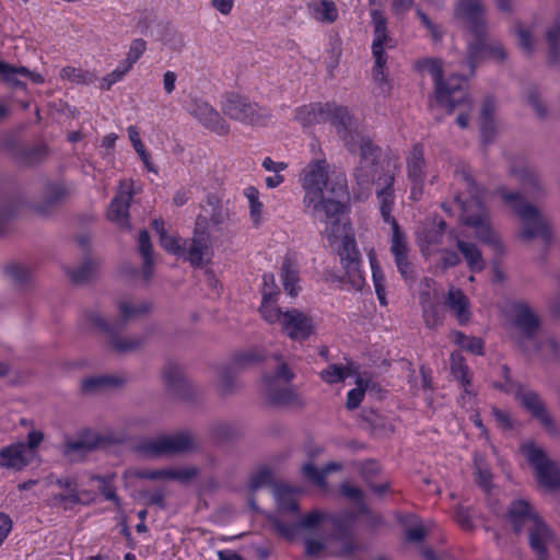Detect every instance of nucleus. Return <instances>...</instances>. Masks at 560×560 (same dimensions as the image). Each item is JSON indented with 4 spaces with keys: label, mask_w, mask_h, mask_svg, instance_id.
<instances>
[{
    "label": "nucleus",
    "mask_w": 560,
    "mask_h": 560,
    "mask_svg": "<svg viewBox=\"0 0 560 560\" xmlns=\"http://www.w3.org/2000/svg\"><path fill=\"white\" fill-rule=\"evenodd\" d=\"M302 187L305 191L303 205L305 212L326 222L325 234L331 242L341 236L345 225L340 224L339 214L343 211L340 201L324 198V188L328 180L327 163L325 160L311 162L302 173Z\"/></svg>",
    "instance_id": "f257e3e1"
},
{
    "label": "nucleus",
    "mask_w": 560,
    "mask_h": 560,
    "mask_svg": "<svg viewBox=\"0 0 560 560\" xmlns=\"http://www.w3.org/2000/svg\"><path fill=\"white\" fill-rule=\"evenodd\" d=\"M456 176L469 195V200H462L459 196L455 198L462 207L463 224L472 228L479 241L501 249L499 237L491 225L489 212L483 206V187L479 186L465 170L457 172Z\"/></svg>",
    "instance_id": "f03ea898"
},
{
    "label": "nucleus",
    "mask_w": 560,
    "mask_h": 560,
    "mask_svg": "<svg viewBox=\"0 0 560 560\" xmlns=\"http://www.w3.org/2000/svg\"><path fill=\"white\" fill-rule=\"evenodd\" d=\"M419 73H428L434 81V101L445 109L447 114H452L458 105H466V82L462 75H450L443 78V62L439 58H423L415 63Z\"/></svg>",
    "instance_id": "7ed1b4c3"
},
{
    "label": "nucleus",
    "mask_w": 560,
    "mask_h": 560,
    "mask_svg": "<svg viewBox=\"0 0 560 560\" xmlns=\"http://www.w3.org/2000/svg\"><path fill=\"white\" fill-rule=\"evenodd\" d=\"M502 199L509 203L522 222L520 237L524 241L540 238L545 244L552 240L550 219L538 207L523 200L518 192L500 189Z\"/></svg>",
    "instance_id": "20e7f679"
},
{
    "label": "nucleus",
    "mask_w": 560,
    "mask_h": 560,
    "mask_svg": "<svg viewBox=\"0 0 560 560\" xmlns=\"http://www.w3.org/2000/svg\"><path fill=\"white\" fill-rule=\"evenodd\" d=\"M272 359L276 362L275 370L266 372L262 377L268 401L275 406L303 408L306 405L305 400L293 386H290L294 378L293 371L283 360L281 353L273 354Z\"/></svg>",
    "instance_id": "39448f33"
},
{
    "label": "nucleus",
    "mask_w": 560,
    "mask_h": 560,
    "mask_svg": "<svg viewBox=\"0 0 560 560\" xmlns=\"http://www.w3.org/2000/svg\"><path fill=\"white\" fill-rule=\"evenodd\" d=\"M197 436L190 431H178L141 441L137 451L142 456L158 458L194 453L198 450Z\"/></svg>",
    "instance_id": "423d86ee"
},
{
    "label": "nucleus",
    "mask_w": 560,
    "mask_h": 560,
    "mask_svg": "<svg viewBox=\"0 0 560 560\" xmlns=\"http://www.w3.org/2000/svg\"><path fill=\"white\" fill-rule=\"evenodd\" d=\"M357 153L360 154V163L355 168L354 178L359 187L361 196H368L375 184L380 186L378 176L383 174H390L385 172L380 160L382 150L378 145L374 144L372 140H365L358 147Z\"/></svg>",
    "instance_id": "0eeeda50"
},
{
    "label": "nucleus",
    "mask_w": 560,
    "mask_h": 560,
    "mask_svg": "<svg viewBox=\"0 0 560 560\" xmlns=\"http://www.w3.org/2000/svg\"><path fill=\"white\" fill-rule=\"evenodd\" d=\"M84 319L89 325L104 334L108 340L109 347L118 353L138 351L145 342L144 336H121L120 332L125 328L124 323L110 324L109 320L96 310L85 311Z\"/></svg>",
    "instance_id": "6e6552de"
},
{
    "label": "nucleus",
    "mask_w": 560,
    "mask_h": 560,
    "mask_svg": "<svg viewBox=\"0 0 560 560\" xmlns=\"http://www.w3.org/2000/svg\"><path fill=\"white\" fill-rule=\"evenodd\" d=\"M485 59H491L500 63L508 59V51L502 43L490 37L489 27L471 34V38L467 42L464 61L467 63L471 75L475 74L476 68Z\"/></svg>",
    "instance_id": "1a4fd4ad"
},
{
    "label": "nucleus",
    "mask_w": 560,
    "mask_h": 560,
    "mask_svg": "<svg viewBox=\"0 0 560 560\" xmlns=\"http://www.w3.org/2000/svg\"><path fill=\"white\" fill-rule=\"evenodd\" d=\"M221 110L230 119L247 125H261L270 117L266 107L235 92L225 94Z\"/></svg>",
    "instance_id": "9d476101"
},
{
    "label": "nucleus",
    "mask_w": 560,
    "mask_h": 560,
    "mask_svg": "<svg viewBox=\"0 0 560 560\" xmlns=\"http://www.w3.org/2000/svg\"><path fill=\"white\" fill-rule=\"evenodd\" d=\"M371 16L374 26V39L372 43L374 67L372 70V77L381 93L387 94L390 90V85L385 72L387 55L385 54L384 47L389 42V37L387 36L386 19L383 13L377 10L372 11Z\"/></svg>",
    "instance_id": "9b49d317"
},
{
    "label": "nucleus",
    "mask_w": 560,
    "mask_h": 560,
    "mask_svg": "<svg viewBox=\"0 0 560 560\" xmlns=\"http://www.w3.org/2000/svg\"><path fill=\"white\" fill-rule=\"evenodd\" d=\"M511 338L524 350L526 342L533 341L539 329V318L527 302L518 301L511 305Z\"/></svg>",
    "instance_id": "f8f14e48"
},
{
    "label": "nucleus",
    "mask_w": 560,
    "mask_h": 560,
    "mask_svg": "<svg viewBox=\"0 0 560 560\" xmlns=\"http://www.w3.org/2000/svg\"><path fill=\"white\" fill-rule=\"evenodd\" d=\"M452 20L470 35L488 25V7L485 0H455Z\"/></svg>",
    "instance_id": "ddd939ff"
},
{
    "label": "nucleus",
    "mask_w": 560,
    "mask_h": 560,
    "mask_svg": "<svg viewBox=\"0 0 560 560\" xmlns=\"http://www.w3.org/2000/svg\"><path fill=\"white\" fill-rule=\"evenodd\" d=\"M329 121L336 128V132L351 153H357L358 147L365 140H371L364 135L359 120L350 114L345 106L335 103Z\"/></svg>",
    "instance_id": "4468645a"
},
{
    "label": "nucleus",
    "mask_w": 560,
    "mask_h": 560,
    "mask_svg": "<svg viewBox=\"0 0 560 560\" xmlns=\"http://www.w3.org/2000/svg\"><path fill=\"white\" fill-rule=\"evenodd\" d=\"M522 454L535 468L538 482L549 490L560 487V472L555 462L550 460L542 448L534 442L521 446Z\"/></svg>",
    "instance_id": "2eb2a0df"
},
{
    "label": "nucleus",
    "mask_w": 560,
    "mask_h": 560,
    "mask_svg": "<svg viewBox=\"0 0 560 560\" xmlns=\"http://www.w3.org/2000/svg\"><path fill=\"white\" fill-rule=\"evenodd\" d=\"M184 255L194 267H201L210 261L212 241L209 231H205L202 219L199 220V224H195L192 236Z\"/></svg>",
    "instance_id": "dca6fc26"
},
{
    "label": "nucleus",
    "mask_w": 560,
    "mask_h": 560,
    "mask_svg": "<svg viewBox=\"0 0 560 560\" xmlns=\"http://www.w3.org/2000/svg\"><path fill=\"white\" fill-rule=\"evenodd\" d=\"M389 250L401 278L406 282L413 283L417 279V270L409 259L410 248L407 243L406 234L402 230H396V232L392 233Z\"/></svg>",
    "instance_id": "f3484780"
},
{
    "label": "nucleus",
    "mask_w": 560,
    "mask_h": 560,
    "mask_svg": "<svg viewBox=\"0 0 560 560\" xmlns=\"http://www.w3.org/2000/svg\"><path fill=\"white\" fill-rule=\"evenodd\" d=\"M407 176L411 184V198L420 199L423 194V184L425 179V159L424 150L420 143L412 145L407 159Z\"/></svg>",
    "instance_id": "a211bd4d"
},
{
    "label": "nucleus",
    "mask_w": 560,
    "mask_h": 560,
    "mask_svg": "<svg viewBox=\"0 0 560 560\" xmlns=\"http://www.w3.org/2000/svg\"><path fill=\"white\" fill-rule=\"evenodd\" d=\"M133 184L132 179L119 183L118 191L107 211V218L120 228H129L128 214L130 202L135 195Z\"/></svg>",
    "instance_id": "6ab92c4d"
},
{
    "label": "nucleus",
    "mask_w": 560,
    "mask_h": 560,
    "mask_svg": "<svg viewBox=\"0 0 560 560\" xmlns=\"http://www.w3.org/2000/svg\"><path fill=\"white\" fill-rule=\"evenodd\" d=\"M189 114L205 128L219 136H225L230 132L231 128L226 120L206 101L195 100L191 103Z\"/></svg>",
    "instance_id": "aec40b11"
},
{
    "label": "nucleus",
    "mask_w": 560,
    "mask_h": 560,
    "mask_svg": "<svg viewBox=\"0 0 560 560\" xmlns=\"http://www.w3.org/2000/svg\"><path fill=\"white\" fill-rule=\"evenodd\" d=\"M103 441V436L98 433L90 430L83 431L77 439L66 441L61 446V453L69 462H79L86 454L98 448Z\"/></svg>",
    "instance_id": "412c9836"
},
{
    "label": "nucleus",
    "mask_w": 560,
    "mask_h": 560,
    "mask_svg": "<svg viewBox=\"0 0 560 560\" xmlns=\"http://www.w3.org/2000/svg\"><path fill=\"white\" fill-rule=\"evenodd\" d=\"M508 520L516 534L529 529L541 517L528 501L517 499L511 502L508 510Z\"/></svg>",
    "instance_id": "4be33fe9"
},
{
    "label": "nucleus",
    "mask_w": 560,
    "mask_h": 560,
    "mask_svg": "<svg viewBox=\"0 0 560 560\" xmlns=\"http://www.w3.org/2000/svg\"><path fill=\"white\" fill-rule=\"evenodd\" d=\"M527 534L529 547L535 552L537 560H548L549 549L556 545L552 529L541 518L527 529Z\"/></svg>",
    "instance_id": "5701e85b"
},
{
    "label": "nucleus",
    "mask_w": 560,
    "mask_h": 560,
    "mask_svg": "<svg viewBox=\"0 0 560 560\" xmlns=\"http://www.w3.org/2000/svg\"><path fill=\"white\" fill-rule=\"evenodd\" d=\"M281 328L293 340H305L313 332L312 319L296 308L284 312Z\"/></svg>",
    "instance_id": "b1692460"
},
{
    "label": "nucleus",
    "mask_w": 560,
    "mask_h": 560,
    "mask_svg": "<svg viewBox=\"0 0 560 560\" xmlns=\"http://www.w3.org/2000/svg\"><path fill=\"white\" fill-rule=\"evenodd\" d=\"M380 186L376 189V196L380 202V211L383 220L388 223L392 228V233L397 231H401L396 219L392 215V210L394 207V175L393 174H383L378 176Z\"/></svg>",
    "instance_id": "393cba45"
},
{
    "label": "nucleus",
    "mask_w": 560,
    "mask_h": 560,
    "mask_svg": "<svg viewBox=\"0 0 560 560\" xmlns=\"http://www.w3.org/2000/svg\"><path fill=\"white\" fill-rule=\"evenodd\" d=\"M335 103H310L300 106L295 110L294 119L303 127L329 121Z\"/></svg>",
    "instance_id": "a878e982"
},
{
    "label": "nucleus",
    "mask_w": 560,
    "mask_h": 560,
    "mask_svg": "<svg viewBox=\"0 0 560 560\" xmlns=\"http://www.w3.org/2000/svg\"><path fill=\"white\" fill-rule=\"evenodd\" d=\"M521 405L528 411L530 415L540 422V424L548 432H556V427L552 418L547 412L544 402L540 400L539 396L530 390H521L516 395Z\"/></svg>",
    "instance_id": "bb28decb"
},
{
    "label": "nucleus",
    "mask_w": 560,
    "mask_h": 560,
    "mask_svg": "<svg viewBox=\"0 0 560 560\" xmlns=\"http://www.w3.org/2000/svg\"><path fill=\"white\" fill-rule=\"evenodd\" d=\"M199 475L196 466H187L184 468H166V469H147L136 472V477L148 480H176L180 483H188Z\"/></svg>",
    "instance_id": "cd10ccee"
},
{
    "label": "nucleus",
    "mask_w": 560,
    "mask_h": 560,
    "mask_svg": "<svg viewBox=\"0 0 560 560\" xmlns=\"http://www.w3.org/2000/svg\"><path fill=\"white\" fill-rule=\"evenodd\" d=\"M70 195V190L61 183H49L45 186L43 200L34 207V211L39 215L49 214L55 208L60 206Z\"/></svg>",
    "instance_id": "c85d7f7f"
},
{
    "label": "nucleus",
    "mask_w": 560,
    "mask_h": 560,
    "mask_svg": "<svg viewBox=\"0 0 560 560\" xmlns=\"http://www.w3.org/2000/svg\"><path fill=\"white\" fill-rule=\"evenodd\" d=\"M447 237L450 241L455 242L457 249L463 255L470 271L479 272L486 268V261L482 257L481 250L476 244L458 238L454 231H450L447 233Z\"/></svg>",
    "instance_id": "c756f323"
},
{
    "label": "nucleus",
    "mask_w": 560,
    "mask_h": 560,
    "mask_svg": "<svg viewBox=\"0 0 560 560\" xmlns=\"http://www.w3.org/2000/svg\"><path fill=\"white\" fill-rule=\"evenodd\" d=\"M100 261L92 257H85L77 266H65L63 270L70 280L74 284H84L94 280L100 269Z\"/></svg>",
    "instance_id": "7c9ffc66"
},
{
    "label": "nucleus",
    "mask_w": 560,
    "mask_h": 560,
    "mask_svg": "<svg viewBox=\"0 0 560 560\" xmlns=\"http://www.w3.org/2000/svg\"><path fill=\"white\" fill-rule=\"evenodd\" d=\"M30 462L27 447L24 443H16L0 450V466L21 470Z\"/></svg>",
    "instance_id": "2f4dec72"
},
{
    "label": "nucleus",
    "mask_w": 560,
    "mask_h": 560,
    "mask_svg": "<svg viewBox=\"0 0 560 560\" xmlns=\"http://www.w3.org/2000/svg\"><path fill=\"white\" fill-rule=\"evenodd\" d=\"M228 212L223 210L218 198L210 196L207 198L206 205L202 207L201 213L196 218V223L199 224V220L205 221V231H209V228H218L228 220Z\"/></svg>",
    "instance_id": "473e14b6"
},
{
    "label": "nucleus",
    "mask_w": 560,
    "mask_h": 560,
    "mask_svg": "<svg viewBox=\"0 0 560 560\" xmlns=\"http://www.w3.org/2000/svg\"><path fill=\"white\" fill-rule=\"evenodd\" d=\"M126 380L117 375L91 376L82 380L81 393L85 395H95L109 387H119Z\"/></svg>",
    "instance_id": "72a5a7b5"
},
{
    "label": "nucleus",
    "mask_w": 560,
    "mask_h": 560,
    "mask_svg": "<svg viewBox=\"0 0 560 560\" xmlns=\"http://www.w3.org/2000/svg\"><path fill=\"white\" fill-rule=\"evenodd\" d=\"M119 317L113 322L109 320L110 324H122L124 327L128 322L140 318L141 316L148 314L150 312V304L147 302H132V301H119L117 303Z\"/></svg>",
    "instance_id": "f704fd0d"
},
{
    "label": "nucleus",
    "mask_w": 560,
    "mask_h": 560,
    "mask_svg": "<svg viewBox=\"0 0 560 560\" xmlns=\"http://www.w3.org/2000/svg\"><path fill=\"white\" fill-rule=\"evenodd\" d=\"M511 174L521 183L525 194L532 197L541 195V185L535 171L528 166H522L520 168H512Z\"/></svg>",
    "instance_id": "c9c22d12"
},
{
    "label": "nucleus",
    "mask_w": 560,
    "mask_h": 560,
    "mask_svg": "<svg viewBox=\"0 0 560 560\" xmlns=\"http://www.w3.org/2000/svg\"><path fill=\"white\" fill-rule=\"evenodd\" d=\"M446 305L456 316L459 324H466L469 320L470 312L468 310V300L459 289H451L447 293Z\"/></svg>",
    "instance_id": "e433bc0d"
},
{
    "label": "nucleus",
    "mask_w": 560,
    "mask_h": 560,
    "mask_svg": "<svg viewBox=\"0 0 560 560\" xmlns=\"http://www.w3.org/2000/svg\"><path fill=\"white\" fill-rule=\"evenodd\" d=\"M139 253L143 258L142 277L148 282L153 276L152 244L145 230L140 231L138 238Z\"/></svg>",
    "instance_id": "4c0bfd02"
},
{
    "label": "nucleus",
    "mask_w": 560,
    "mask_h": 560,
    "mask_svg": "<svg viewBox=\"0 0 560 560\" xmlns=\"http://www.w3.org/2000/svg\"><path fill=\"white\" fill-rule=\"evenodd\" d=\"M273 491L281 513H296L299 511V503L293 489L285 485H278Z\"/></svg>",
    "instance_id": "58836bf2"
},
{
    "label": "nucleus",
    "mask_w": 560,
    "mask_h": 560,
    "mask_svg": "<svg viewBox=\"0 0 560 560\" xmlns=\"http://www.w3.org/2000/svg\"><path fill=\"white\" fill-rule=\"evenodd\" d=\"M281 278L284 290L291 295L298 294L299 269L295 260L287 256L281 267Z\"/></svg>",
    "instance_id": "ea45409f"
},
{
    "label": "nucleus",
    "mask_w": 560,
    "mask_h": 560,
    "mask_svg": "<svg viewBox=\"0 0 560 560\" xmlns=\"http://www.w3.org/2000/svg\"><path fill=\"white\" fill-rule=\"evenodd\" d=\"M450 361H451V372H452L453 376L460 382L466 395L474 396L475 394L468 388L470 385V377L468 375L469 369L465 364L464 357L458 352H453L451 354Z\"/></svg>",
    "instance_id": "a19ab883"
},
{
    "label": "nucleus",
    "mask_w": 560,
    "mask_h": 560,
    "mask_svg": "<svg viewBox=\"0 0 560 560\" xmlns=\"http://www.w3.org/2000/svg\"><path fill=\"white\" fill-rule=\"evenodd\" d=\"M163 380L166 386L176 395H182L186 389V378L182 369L176 364H168L163 371Z\"/></svg>",
    "instance_id": "79ce46f5"
},
{
    "label": "nucleus",
    "mask_w": 560,
    "mask_h": 560,
    "mask_svg": "<svg viewBox=\"0 0 560 560\" xmlns=\"http://www.w3.org/2000/svg\"><path fill=\"white\" fill-rule=\"evenodd\" d=\"M343 268V281L351 285L355 291L363 289L365 284V278L361 270V261H350L341 264Z\"/></svg>",
    "instance_id": "37998d69"
},
{
    "label": "nucleus",
    "mask_w": 560,
    "mask_h": 560,
    "mask_svg": "<svg viewBox=\"0 0 560 560\" xmlns=\"http://www.w3.org/2000/svg\"><path fill=\"white\" fill-rule=\"evenodd\" d=\"M261 360H264V354L259 349H247L234 354L231 366L233 370H241L256 364Z\"/></svg>",
    "instance_id": "c03bdc74"
},
{
    "label": "nucleus",
    "mask_w": 560,
    "mask_h": 560,
    "mask_svg": "<svg viewBox=\"0 0 560 560\" xmlns=\"http://www.w3.org/2000/svg\"><path fill=\"white\" fill-rule=\"evenodd\" d=\"M338 255L340 257L341 264L350 261H361V254L357 248L353 235L345 233L341 240V245L338 250Z\"/></svg>",
    "instance_id": "a18cd8bd"
},
{
    "label": "nucleus",
    "mask_w": 560,
    "mask_h": 560,
    "mask_svg": "<svg viewBox=\"0 0 560 560\" xmlns=\"http://www.w3.org/2000/svg\"><path fill=\"white\" fill-rule=\"evenodd\" d=\"M272 298L271 292L262 291V303L259 308L262 318L269 324L280 323L284 317V312H282L277 306L272 305L270 300Z\"/></svg>",
    "instance_id": "49530a36"
},
{
    "label": "nucleus",
    "mask_w": 560,
    "mask_h": 560,
    "mask_svg": "<svg viewBox=\"0 0 560 560\" xmlns=\"http://www.w3.org/2000/svg\"><path fill=\"white\" fill-rule=\"evenodd\" d=\"M549 62L556 65L560 58V25L557 23L546 31Z\"/></svg>",
    "instance_id": "de8ad7c7"
},
{
    "label": "nucleus",
    "mask_w": 560,
    "mask_h": 560,
    "mask_svg": "<svg viewBox=\"0 0 560 560\" xmlns=\"http://www.w3.org/2000/svg\"><path fill=\"white\" fill-rule=\"evenodd\" d=\"M93 480L98 481V491L102 493V495L108 500L114 502L116 508L118 510L121 509V503L119 497L116 494V489L113 486V479L114 475H107V476H98L95 475L92 477Z\"/></svg>",
    "instance_id": "09e8293b"
},
{
    "label": "nucleus",
    "mask_w": 560,
    "mask_h": 560,
    "mask_svg": "<svg viewBox=\"0 0 560 560\" xmlns=\"http://www.w3.org/2000/svg\"><path fill=\"white\" fill-rule=\"evenodd\" d=\"M60 77L70 81L71 83L77 84H90L93 83L96 79V75L92 72L74 67L62 68L60 71Z\"/></svg>",
    "instance_id": "8fccbe9b"
},
{
    "label": "nucleus",
    "mask_w": 560,
    "mask_h": 560,
    "mask_svg": "<svg viewBox=\"0 0 560 560\" xmlns=\"http://www.w3.org/2000/svg\"><path fill=\"white\" fill-rule=\"evenodd\" d=\"M244 195L249 203L250 220L255 225H259L262 214V203L259 200V191L256 187L249 186L244 190Z\"/></svg>",
    "instance_id": "3c124183"
},
{
    "label": "nucleus",
    "mask_w": 560,
    "mask_h": 560,
    "mask_svg": "<svg viewBox=\"0 0 560 560\" xmlns=\"http://www.w3.org/2000/svg\"><path fill=\"white\" fill-rule=\"evenodd\" d=\"M446 226L447 224L444 220L439 221V223L432 224L430 228H427L423 231L422 241L425 243L428 247L440 245L445 234Z\"/></svg>",
    "instance_id": "603ef678"
},
{
    "label": "nucleus",
    "mask_w": 560,
    "mask_h": 560,
    "mask_svg": "<svg viewBox=\"0 0 560 560\" xmlns=\"http://www.w3.org/2000/svg\"><path fill=\"white\" fill-rule=\"evenodd\" d=\"M315 16L324 23H334L338 19V9L330 0H320L315 9Z\"/></svg>",
    "instance_id": "864d4df0"
},
{
    "label": "nucleus",
    "mask_w": 560,
    "mask_h": 560,
    "mask_svg": "<svg viewBox=\"0 0 560 560\" xmlns=\"http://www.w3.org/2000/svg\"><path fill=\"white\" fill-rule=\"evenodd\" d=\"M326 518H327V515L324 512H322L319 510H314V511L305 514L304 516H302L300 522L295 524V527L298 529L314 532L319 527L320 523L323 521H325Z\"/></svg>",
    "instance_id": "5fc2aeb1"
},
{
    "label": "nucleus",
    "mask_w": 560,
    "mask_h": 560,
    "mask_svg": "<svg viewBox=\"0 0 560 560\" xmlns=\"http://www.w3.org/2000/svg\"><path fill=\"white\" fill-rule=\"evenodd\" d=\"M0 75L3 81L13 88L24 89L25 83L21 80L20 67L14 68L5 62L0 61Z\"/></svg>",
    "instance_id": "6e6d98bb"
},
{
    "label": "nucleus",
    "mask_w": 560,
    "mask_h": 560,
    "mask_svg": "<svg viewBox=\"0 0 560 560\" xmlns=\"http://www.w3.org/2000/svg\"><path fill=\"white\" fill-rule=\"evenodd\" d=\"M476 481L486 491L491 488L492 475L482 456H475Z\"/></svg>",
    "instance_id": "4d7b16f0"
},
{
    "label": "nucleus",
    "mask_w": 560,
    "mask_h": 560,
    "mask_svg": "<svg viewBox=\"0 0 560 560\" xmlns=\"http://www.w3.org/2000/svg\"><path fill=\"white\" fill-rule=\"evenodd\" d=\"M217 388L223 396L232 394L237 388V381L232 371V366L221 371Z\"/></svg>",
    "instance_id": "13d9d810"
},
{
    "label": "nucleus",
    "mask_w": 560,
    "mask_h": 560,
    "mask_svg": "<svg viewBox=\"0 0 560 560\" xmlns=\"http://www.w3.org/2000/svg\"><path fill=\"white\" fill-rule=\"evenodd\" d=\"M350 374V369L338 364H331L320 372V377L328 384L343 381Z\"/></svg>",
    "instance_id": "bf43d9fd"
},
{
    "label": "nucleus",
    "mask_w": 560,
    "mask_h": 560,
    "mask_svg": "<svg viewBox=\"0 0 560 560\" xmlns=\"http://www.w3.org/2000/svg\"><path fill=\"white\" fill-rule=\"evenodd\" d=\"M364 550L362 544L353 539H345L340 548L334 552V556L345 558L347 560H355V555Z\"/></svg>",
    "instance_id": "052dcab7"
},
{
    "label": "nucleus",
    "mask_w": 560,
    "mask_h": 560,
    "mask_svg": "<svg viewBox=\"0 0 560 560\" xmlns=\"http://www.w3.org/2000/svg\"><path fill=\"white\" fill-rule=\"evenodd\" d=\"M7 276L16 285H23L31 280V271L21 265H10L5 268Z\"/></svg>",
    "instance_id": "680f3d73"
},
{
    "label": "nucleus",
    "mask_w": 560,
    "mask_h": 560,
    "mask_svg": "<svg viewBox=\"0 0 560 560\" xmlns=\"http://www.w3.org/2000/svg\"><path fill=\"white\" fill-rule=\"evenodd\" d=\"M340 493L357 503L360 508V511L362 513L368 512L366 505L363 502L364 493L363 491L354 486H351L350 483H342L340 485Z\"/></svg>",
    "instance_id": "e2e57ef3"
},
{
    "label": "nucleus",
    "mask_w": 560,
    "mask_h": 560,
    "mask_svg": "<svg viewBox=\"0 0 560 560\" xmlns=\"http://www.w3.org/2000/svg\"><path fill=\"white\" fill-rule=\"evenodd\" d=\"M365 387L364 381L362 378H358L357 387L351 389L347 396L346 407L348 409L352 410L359 407L364 397Z\"/></svg>",
    "instance_id": "0e129e2a"
},
{
    "label": "nucleus",
    "mask_w": 560,
    "mask_h": 560,
    "mask_svg": "<svg viewBox=\"0 0 560 560\" xmlns=\"http://www.w3.org/2000/svg\"><path fill=\"white\" fill-rule=\"evenodd\" d=\"M368 255H369L370 265H371V269H372V279H373L375 290L376 289H385V277H384L382 268L376 259L374 249H370Z\"/></svg>",
    "instance_id": "69168bd1"
},
{
    "label": "nucleus",
    "mask_w": 560,
    "mask_h": 560,
    "mask_svg": "<svg viewBox=\"0 0 560 560\" xmlns=\"http://www.w3.org/2000/svg\"><path fill=\"white\" fill-rule=\"evenodd\" d=\"M302 472L313 483L320 487L325 486L326 475L324 468L319 469L315 467L313 464L307 463L302 467Z\"/></svg>",
    "instance_id": "338daca9"
},
{
    "label": "nucleus",
    "mask_w": 560,
    "mask_h": 560,
    "mask_svg": "<svg viewBox=\"0 0 560 560\" xmlns=\"http://www.w3.org/2000/svg\"><path fill=\"white\" fill-rule=\"evenodd\" d=\"M516 35L518 38V46L524 50L525 54L532 55L535 46L532 33L528 30L518 26L516 28Z\"/></svg>",
    "instance_id": "774afa93"
}]
</instances>
